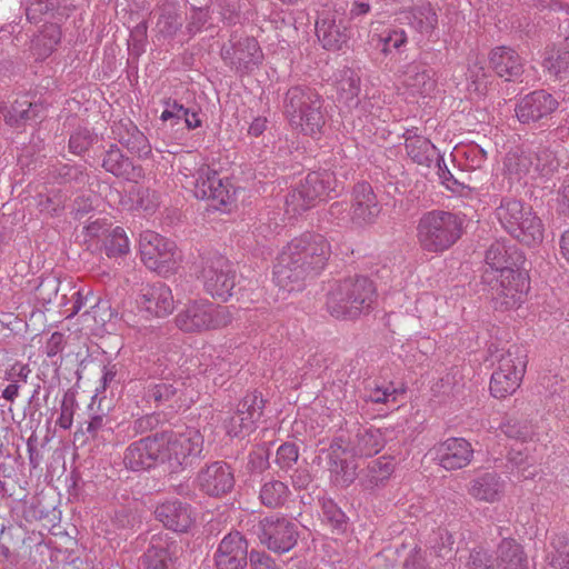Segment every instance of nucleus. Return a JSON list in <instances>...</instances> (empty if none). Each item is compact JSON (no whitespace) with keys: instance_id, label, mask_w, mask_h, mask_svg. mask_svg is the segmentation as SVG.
<instances>
[{"instance_id":"obj_1","label":"nucleus","mask_w":569,"mask_h":569,"mask_svg":"<svg viewBox=\"0 0 569 569\" xmlns=\"http://www.w3.org/2000/svg\"><path fill=\"white\" fill-rule=\"evenodd\" d=\"M331 254L328 240L319 233H303L280 252L273 267V281L283 292L300 291L306 281L322 271Z\"/></svg>"},{"instance_id":"obj_2","label":"nucleus","mask_w":569,"mask_h":569,"mask_svg":"<svg viewBox=\"0 0 569 569\" xmlns=\"http://www.w3.org/2000/svg\"><path fill=\"white\" fill-rule=\"evenodd\" d=\"M521 257L505 242H493L486 252L488 268L483 281L490 284L492 298L501 308H513L521 302L527 289L526 278L513 269Z\"/></svg>"},{"instance_id":"obj_3","label":"nucleus","mask_w":569,"mask_h":569,"mask_svg":"<svg viewBox=\"0 0 569 569\" xmlns=\"http://www.w3.org/2000/svg\"><path fill=\"white\" fill-rule=\"evenodd\" d=\"M376 288L367 277H349L337 281L328 292L327 310L337 319L357 318L371 310Z\"/></svg>"},{"instance_id":"obj_4","label":"nucleus","mask_w":569,"mask_h":569,"mask_svg":"<svg viewBox=\"0 0 569 569\" xmlns=\"http://www.w3.org/2000/svg\"><path fill=\"white\" fill-rule=\"evenodd\" d=\"M323 100L313 89L296 86L284 96L283 113L290 127L305 136L316 137L325 126Z\"/></svg>"},{"instance_id":"obj_5","label":"nucleus","mask_w":569,"mask_h":569,"mask_svg":"<svg viewBox=\"0 0 569 569\" xmlns=\"http://www.w3.org/2000/svg\"><path fill=\"white\" fill-rule=\"evenodd\" d=\"M463 223L462 214L445 210L428 211L418 221L417 241L426 252L442 253L461 238Z\"/></svg>"},{"instance_id":"obj_6","label":"nucleus","mask_w":569,"mask_h":569,"mask_svg":"<svg viewBox=\"0 0 569 569\" xmlns=\"http://www.w3.org/2000/svg\"><path fill=\"white\" fill-rule=\"evenodd\" d=\"M345 173L329 169L309 172L306 178L286 198L288 213L298 214L327 198L339 194L343 188Z\"/></svg>"},{"instance_id":"obj_7","label":"nucleus","mask_w":569,"mask_h":569,"mask_svg":"<svg viewBox=\"0 0 569 569\" xmlns=\"http://www.w3.org/2000/svg\"><path fill=\"white\" fill-rule=\"evenodd\" d=\"M232 322L228 307L207 299L191 300L176 316V325L186 332L219 330Z\"/></svg>"},{"instance_id":"obj_8","label":"nucleus","mask_w":569,"mask_h":569,"mask_svg":"<svg viewBox=\"0 0 569 569\" xmlns=\"http://www.w3.org/2000/svg\"><path fill=\"white\" fill-rule=\"evenodd\" d=\"M158 435L161 449L160 461L168 462L172 469L188 463L189 458L202 450L203 438L194 428L167 430Z\"/></svg>"},{"instance_id":"obj_9","label":"nucleus","mask_w":569,"mask_h":569,"mask_svg":"<svg viewBox=\"0 0 569 569\" xmlns=\"http://www.w3.org/2000/svg\"><path fill=\"white\" fill-rule=\"evenodd\" d=\"M526 365V355L519 347L513 346L502 353L491 376V395L495 398H506L512 395L520 387Z\"/></svg>"},{"instance_id":"obj_10","label":"nucleus","mask_w":569,"mask_h":569,"mask_svg":"<svg viewBox=\"0 0 569 569\" xmlns=\"http://www.w3.org/2000/svg\"><path fill=\"white\" fill-rule=\"evenodd\" d=\"M139 247L141 259L150 270L167 276L176 269L180 256L174 242L146 230L140 234Z\"/></svg>"},{"instance_id":"obj_11","label":"nucleus","mask_w":569,"mask_h":569,"mask_svg":"<svg viewBox=\"0 0 569 569\" xmlns=\"http://www.w3.org/2000/svg\"><path fill=\"white\" fill-rule=\"evenodd\" d=\"M184 187L190 188L198 199L212 200L216 207L230 204L234 200V190L229 181H223L208 166H202L196 174H184Z\"/></svg>"},{"instance_id":"obj_12","label":"nucleus","mask_w":569,"mask_h":569,"mask_svg":"<svg viewBox=\"0 0 569 569\" xmlns=\"http://www.w3.org/2000/svg\"><path fill=\"white\" fill-rule=\"evenodd\" d=\"M201 280L207 293L212 298L227 301L236 286V271L228 259L216 256L206 260Z\"/></svg>"},{"instance_id":"obj_13","label":"nucleus","mask_w":569,"mask_h":569,"mask_svg":"<svg viewBox=\"0 0 569 569\" xmlns=\"http://www.w3.org/2000/svg\"><path fill=\"white\" fill-rule=\"evenodd\" d=\"M316 33L327 50H339L351 37L350 19L345 9L323 10L316 22Z\"/></svg>"},{"instance_id":"obj_14","label":"nucleus","mask_w":569,"mask_h":569,"mask_svg":"<svg viewBox=\"0 0 569 569\" xmlns=\"http://www.w3.org/2000/svg\"><path fill=\"white\" fill-rule=\"evenodd\" d=\"M264 401L256 392L248 393L238 403L236 411L227 412L222 418V427L230 437H244L256 428L260 419Z\"/></svg>"},{"instance_id":"obj_15","label":"nucleus","mask_w":569,"mask_h":569,"mask_svg":"<svg viewBox=\"0 0 569 569\" xmlns=\"http://www.w3.org/2000/svg\"><path fill=\"white\" fill-rule=\"evenodd\" d=\"M259 527L261 543L273 552H288L297 543L298 527L287 518L267 517L260 521Z\"/></svg>"},{"instance_id":"obj_16","label":"nucleus","mask_w":569,"mask_h":569,"mask_svg":"<svg viewBox=\"0 0 569 569\" xmlns=\"http://www.w3.org/2000/svg\"><path fill=\"white\" fill-rule=\"evenodd\" d=\"M560 107V101L547 90H535L523 96L516 104L517 119L523 124L543 122Z\"/></svg>"},{"instance_id":"obj_17","label":"nucleus","mask_w":569,"mask_h":569,"mask_svg":"<svg viewBox=\"0 0 569 569\" xmlns=\"http://www.w3.org/2000/svg\"><path fill=\"white\" fill-rule=\"evenodd\" d=\"M77 300L73 301V317L77 316L73 326H77L78 339L84 348V352L77 351V358H82L88 353V340L90 336L97 335L101 329V323L98 321L97 313V299L90 295V291L83 292L79 289L77 291Z\"/></svg>"},{"instance_id":"obj_18","label":"nucleus","mask_w":569,"mask_h":569,"mask_svg":"<svg viewBox=\"0 0 569 569\" xmlns=\"http://www.w3.org/2000/svg\"><path fill=\"white\" fill-rule=\"evenodd\" d=\"M144 398L153 402L156 407H163L178 411L188 408L192 398L187 397L184 382L181 379H163L157 382H150L146 387Z\"/></svg>"},{"instance_id":"obj_19","label":"nucleus","mask_w":569,"mask_h":569,"mask_svg":"<svg viewBox=\"0 0 569 569\" xmlns=\"http://www.w3.org/2000/svg\"><path fill=\"white\" fill-rule=\"evenodd\" d=\"M197 485L206 495L220 497L233 488V471L224 461H214L199 471Z\"/></svg>"},{"instance_id":"obj_20","label":"nucleus","mask_w":569,"mask_h":569,"mask_svg":"<svg viewBox=\"0 0 569 569\" xmlns=\"http://www.w3.org/2000/svg\"><path fill=\"white\" fill-rule=\"evenodd\" d=\"M221 54L226 62L242 73L253 71L263 59L258 41L250 37L240 39L231 47H223Z\"/></svg>"},{"instance_id":"obj_21","label":"nucleus","mask_w":569,"mask_h":569,"mask_svg":"<svg viewBox=\"0 0 569 569\" xmlns=\"http://www.w3.org/2000/svg\"><path fill=\"white\" fill-rule=\"evenodd\" d=\"M432 452L438 463L446 470L467 467L473 457V448L463 438H449L433 447Z\"/></svg>"},{"instance_id":"obj_22","label":"nucleus","mask_w":569,"mask_h":569,"mask_svg":"<svg viewBox=\"0 0 569 569\" xmlns=\"http://www.w3.org/2000/svg\"><path fill=\"white\" fill-rule=\"evenodd\" d=\"M248 559V543L238 532L228 533L218 545L214 553L217 569H243Z\"/></svg>"},{"instance_id":"obj_23","label":"nucleus","mask_w":569,"mask_h":569,"mask_svg":"<svg viewBox=\"0 0 569 569\" xmlns=\"http://www.w3.org/2000/svg\"><path fill=\"white\" fill-rule=\"evenodd\" d=\"M138 306L151 317H167L174 310L172 291L162 282L147 284L141 289Z\"/></svg>"},{"instance_id":"obj_24","label":"nucleus","mask_w":569,"mask_h":569,"mask_svg":"<svg viewBox=\"0 0 569 569\" xmlns=\"http://www.w3.org/2000/svg\"><path fill=\"white\" fill-rule=\"evenodd\" d=\"M347 453H349L348 442L342 437L331 442L327 453L331 479L341 487L349 486L357 477V466L345 458Z\"/></svg>"},{"instance_id":"obj_25","label":"nucleus","mask_w":569,"mask_h":569,"mask_svg":"<svg viewBox=\"0 0 569 569\" xmlns=\"http://www.w3.org/2000/svg\"><path fill=\"white\" fill-rule=\"evenodd\" d=\"M158 435L131 443L124 452L123 462L132 471L150 469L160 460Z\"/></svg>"},{"instance_id":"obj_26","label":"nucleus","mask_w":569,"mask_h":569,"mask_svg":"<svg viewBox=\"0 0 569 569\" xmlns=\"http://www.w3.org/2000/svg\"><path fill=\"white\" fill-rule=\"evenodd\" d=\"M352 457L368 458L379 453L386 445V436L381 429L358 428L347 440Z\"/></svg>"},{"instance_id":"obj_27","label":"nucleus","mask_w":569,"mask_h":569,"mask_svg":"<svg viewBox=\"0 0 569 569\" xmlns=\"http://www.w3.org/2000/svg\"><path fill=\"white\" fill-rule=\"evenodd\" d=\"M156 518L172 531H187L193 522L192 512L187 503L170 500L157 507Z\"/></svg>"},{"instance_id":"obj_28","label":"nucleus","mask_w":569,"mask_h":569,"mask_svg":"<svg viewBox=\"0 0 569 569\" xmlns=\"http://www.w3.org/2000/svg\"><path fill=\"white\" fill-rule=\"evenodd\" d=\"M380 213V207L372 188L367 182L353 189L352 219L358 223H371Z\"/></svg>"},{"instance_id":"obj_29","label":"nucleus","mask_w":569,"mask_h":569,"mask_svg":"<svg viewBox=\"0 0 569 569\" xmlns=\"http://www.w3.org/2000/svg\"><path fill=\"white\" fill-rule=\"evenodd\" d=\"M489 61L497 76L508 81L518 79L523 72L519 54L508 47L495 48L490 52Z\"/></svg>"},{"instance_id":"obj_30","label":"nucleus","mask_w":569,"mask_h":569,"mask_svg":"<svg viewBox=\"0 0 569 569\" xmlns=\"http://www.w3.org/2000/svg\"><path fill=\"white\" fill-rule=\"evenodd\" d=\"M173 545L167 537L153 536L149 547L142 556L144 569H172Z\"/></svg>"},{"instance_id":"obj_31","label":"nucleus","mask_w":569,"mask_h":569,"mask_svg":"<svg viewBox=\"0 0 569 569\" xmlns=\"http://www.w3.org/2000/svg\"><path fill=\"white\" fill-rule=\"evenodd\" d=\"M112 133L123 147L139 157H147L151 152L148 139L130 120L116 123Z\"/></svg>"},{"instance_id":"obj_32","label":"nucleus","mask_w":569,"mask_h":569,"mask_svg":"<svg viewBox=\"0 0 569 569\" xmlns=\"http://www.w3.org/2000/svg\"><path fill=\"white\" fill-rule=\"evenodd\" d=\"M505 490V482L497 472H485L470 481L468 492L476 500L498 501Z\"/></svg>"},{"instance_id":"obj_33","label":"nucleus","mask_w":569,"mask_h":569,"mask_svg":"<svg viewBox=\"0 0 569 569\" xmlns=\"http://www.w3.org/2000/svg\"><path fill=\"white\" fill-rule=\"evenodd\" d=\"M531 208L526 207L521 200L513 197H503L497 206L495 216L501 227L512 237L521 218Z\"/></svg>"},{"instance_id":"obj_34","label":"nucleus","mask_w":569,"mask_h":569,"mask_svg":"<svg viewBox=\"0 0 569 569\" xmlns=\"http://www.w3.org/2000/svg\"><path fill=\"white\" fill-rule=\"evenodd\" d=\"M401 83L412 94H428L435 88L429 70L417 62L408 63L401 71Z\"/></svg>"},{"instance_id":"obj_35","label":"nucleus","mask_w":569,"mask_h":569,"mask_svg":"<svg viewBox=\"0 0 569 569\" xmlns=\"http://www.w3.org/2000/svg\"><path fill=\"white\" fill-rule=\"evenodd\" d=\"M102 167L116 177L136 180L141 177V168L134 167L131 160L122 154L119 148L111 147L104 154Z\"/></svg>"},{"instance_id":"obj_36","label":"nucleus","mask_w":569,"mask_h":569,"mask_svg":"<svg viewBox=\"0 0 569 569\" xmlns=\"http://www.w3.org/2000/svg\"><path fill=\"white\" fill-rule=\"evenodd\" d=\"M535 152H513L506 158L505 166L508 173L525 183L537 180V168L533 164Z\"/></svg>"},{"instance_id":"obj_37","label":"nucleus","mask_w":569,"mask_h":569,"mask_svg":"<svg viewBox=\"0 0 569 569\" xmlns=\"http://www.w3.org/2000/svg\"><path fill=\"white\" fill-rule=\"evenodd\" d=\"M402 14L411 28L425 36H430L438 26V16L430 3L416 6Z\"/></svg>"},{"instance_id":"obj_38","label":"nucleus","mask_w":569,"mask_h":569,"mask_svg":"<svg viewBox=\"0 0 569 569\" xmlns=\"http://www.w3.org/2000/svg\"><path fill=\"white\" fill-rule=\"evenodd\" d=\"M496 569H528L523 551L515 540L503 539L492 561Z\"/></svg>"},{"instance_id":"obj_39","label":"nucleus","mask_w":569,"mask_h":569,"mask_svg":"<svg viewBox=\"0 0 569 569\" xmlns=\"http://www.w3.org/2000/svg\"><path fill=\"white\" fill-rule=\"evenodd\" d=\"M518 230L515 231L512 237L518 241L527 244L535 246L540 243L543 239V224L541 219L530 209L517 226Z\"/></svg>"},{"instance_id":"obj_40","label":"nucleus","mask_w":569,"mask_h":569,"mask_svg":"<svg viewBox=\"0 0 569 569\" xmlns=\"http://www.w3.org/2000/svg\"><path fill=\"white\" fill-rule=\"evenodd\" d=\"M518 230L515 231L512 237L518 241L527 244L535 246L540 243L543 239V224L541 219L530 209L517 226Z\"/></svg>"},{"instance_id":"obj_41","label":"nucleus","mask_w":569,"mask_h":569,"mask_svg":"<svg viewBox=\"0 0 569 569\" xmlns=\"http://www.w3.org/2000/svg\"><path fill=\"white\" fill-rule=\"evenodd\" d=\"M405 147L407 154L419 164L428 166L433 158V144L413 130H407L405 133Z\"/></svg>"},{"instance_id":"obj_42","label":"nucleus","mask_w":569,"mask_h":569,"mask_svg":"<svg viewBox=\"0 0 569 569\" xmlns=\"http://www.w3.org/2000/svg\"><path fill=\"white\" fill-rule=\"evenodd\" d=\"M360 76L353 69L343 68L339 70L336 74L338 99L351 107L360 92Z\"/></svg>"},{"instance_id":"obj_43","label":"nucleus","mask_w":569,"mask_h":569,"mask_svg":"<svg viewBox=\"0 0 569 569\" xmlns=\"http://www.w3.org/2000/svg\"><path fill=\"white\" fill-rule=\"evenodd\" d=\"M42 111L43 106L41 103L31 102L27 97H23L12 103L11 108L4 114V118L8 124L20 126L40 118Z\"/></svg>"},{"instance_id":"obj_44","label":"nucleus","mask_w":569,"mask_h":569,"mask_svg":"<svg viewBox=\"0 0 569 569\" xmlns=\"http://www.w3.org/2000/svg\"><path fill=\"white\" fill-rule=\"evenodd\" d=\"M140 523V518L137 513H134L129 508H121L114 512V515L110 518V523H104L106 528L101 530L104 531L106 537L108 539H112V535L122 533V531H128L133 529L136 526Z\"/></svg>"},{"instance_id":"obj_45","label":"nucleus","mask_w":569,"mask_h":569,"mask_svg":"<svg viewBox=\"0 0 569 569\" xmlns=\"http://www.w3.org/2000/svg\"><path fill=\"white\" fill-rule=\"evenodd\" d=\"M290 490L288 486L280 480H270L262 485L260 489V500L268 508H278L286 503Z\"/></svg>"},{"instance_id":"obj_46","label":"nucleus","mask_w":569,"mask_h":569,"mask_svg":"<svg viewBox=\"0 0 569 569\" xmlns=\"http://www.w3.org/2000/svg\"><path fill=\"white\" fill-rule=\"evenodd\" d=\"M453 157L466 169L476 170L482 167L487 159V153L480 146L470 143L457 147Z\"/></svg>"},{"instance_id":"obj_47","label":"nucleus","mask_w":569,"mask_h":569,"mask_svg":"<svg viewBox=\"0 0 569 569\" xmlns=\"http://www.w3.org/2000/svg\"><path fill=\"white\" fill-rule=\"evenodd\" d=\"M468 90L478 94H483L489 83V74L487 73L482 61L476 59L470 62L467 70Z\"/></svg>"},{"instance_id":"obj_48","label":"nucleus","mask_w":569,"mask_h":569,"mask_svg":"<svg viewBox=\"0 0 569 569\" xmlns=\"http://www.w3.org/2000/svg\"><path fill=\"white\" fill-rule=\"evenodd\" d=\"M535 168H537V179L551 176L559 167V161L555 152L548 148H540L535 152Z\"/></svg>"},{"instance_id":"obj_49","label":"nucleus","mask_w":569,"mask_h":569,"mask_svg":"<svg viewBox=\"0 0 569 569\" xmlns=\"http://www.w3.org/2000/svg\"><path fill=\"white\" fill-rule=\"evenodd\" d=\"M395 470L392 459L380 457L368 466V477L371 485L378 486L388 480Z\"/></svg>"},{"instance_id":"obj_50","label":"nucleus","mask_w":569,"mask_h":569,"mask_svg":"<svg viewBox=\"0 0 569 569\" xmlns=\"http://www.w3.org/2000/svg\"><path fill=\"white\" fill-rule=\"evenodd\" d=\"M543 68L556 77L569 70V51L568 50H550L543 59Z\"/></svg>"},{"instance_id":"obj_51","label":"nucleus","mask_w":569,"mask_h":569,"mask_svg":"<svg viewBox=\"0 0 569 569\" xmlns=\"http://www.w3.org/2000/svg\"><path fill=\"white\" fill-rule=\"evenodd\" d=\"M182 19L173 6L164 7L157 21V29L164 36H173L181 28Z\"/></svg>"},{"instance_id":"obj_52","label":"nucleus","mask_w":569,"mask_h":569,"mask_svg":"<svg viewBox=\"0 0 569 569\" xmlns=\"http://www.w3.org/2000/svg\"><path fill=\"white\" fill-rule=\"evenodd\" d=\"M129 239L124 230L120 227L114 228L107 237L104 242L106 253L109 257L122 256L129 252Z\"/></svg>"},{"instance_id":"obj_53","label":"nucleus","mask_w":569,"mask_h":569,"mask_svg":"<svg viewBox=\"0 0 569 569\" xmlns=\"http://www.w3.org/2000/svg\"><path fill=\"white\" fill-rule=\"evenodd\" d=\"M133 207L138 211L151 213L158 207V196L148 188L138 187L131 194Z\"/></svg>"},{"instance_id":"obj_54","label":"nucleus","mask_w":569,"mask_h":569,"mask_svg":"<svg viewBox=\"0 0 569 569\" xmlns=\"http://www.w3.org/2000/svg\"><path fill=\"white\" fill-rule=\"evenodd\" d=\"M407 41V33L400 28H389L379 37V42L382 44L381 51L385 54L390 53L392 49L400 50Z\"/></svg>"},{"instance_id":"obj_55","label":"nucleus","mask_w":569,"mask_h":569,"mask_svg":"<svg viewBox=\"0 0 569 569\" xmlns=\"http://www.w3.org/2000/svg\"><path fill=\"white\" fill-rule=\"evenodd\" d=\"M397 395V389L391 385L376 386L375 388L367 390L363 399L372 403H389L391 401H396Z\"/></svg>"},{"instance_id":"obj_56","label":"nucleus","mask_w":569,"mask_h":569,"mask_svg":"<svg viewBox=\"0 0 569 569\" xmlns=\"http://www.w3.org/2000/svg\"><path fill=\"white\" fill-rule=\"evenodd\" d=\"M298 448L293 443H282L276 453V463L284 470L290 469L298 460Z\"/></svg>"},{"instance_id":"obj_57","label":"nucleus","mask_w":569,"mask_h":569,"mask_svg":"<svg viewBox=\"0 0 569 569\" xmlns=\"http://www.w3.org/2000/svg\"><path fill=\"white\" fill-rule=\"evenodd\" d=\"M509 462L515 466L522 478H531L535 476V471H528L529 467H532V458L528 455H525L521 448H511L508 457Z\"/></svg>"},{"instance_id":"obj_58","label":"nucleus","mask_w":569,"mask_h":569,"mask_svg":"<svg viewBox=\"0 0 569 569\" xmlns=\"http://www.w3.org/2000/svg\"><path fill=\"white\" fill-rule=\"evenodd\" d=\"M56 3L52 0H36L26 9L27 19L31 23L41 21V17L54 9Z\"/></svg>"},{"instance_id":"obj_59","label":"nucleus","mask_w":569,"mask_h":569,"mask_svg":"<svg viewBox=\"0 0 569 569\" xmlns=\"http://www.w3.org/2000/svg\"><path fill=\"white\" fill-rule=\"evenodd\" d=\"M184 116H188V108H186L183 104L177 100L171 99L164 101V110L160 116L162 121H168L171 119L183 120Z\"/></svg>"},{"instance_id":"obj_60","label":"nucleus","mask_w":569,"mask_h":569,"mask_svg":"<svg viewBox=\"0 0 569 569\" xmlns=\"http://www.w3.org/2000/svg\"><path fill=\"white\" fill-rule=\"evenodd\" d=\"M547 569H569V545H563L550 553Z\"/></svg>"},{"instance_id":"obj_61","label":"nucleus","mask_w":569,"mask_h":569,"mask_svg":"<svg viewBox=\"0 0 569 569\" xmlns=\"http://www.w3.org/2000/svg\"><path fill=\"white\" fill-rule=\"evenodd\" d=\"M251 569H280L276 561L266 552L252 550L249 553Z\"/></svg>"},{"instance_id":"obj_62","label":"nucleus","mask_w":569,"mask_h":569,"mask_svg":"<svg viewBox=\"0 0 569 569\" xmlns=\"http://www.w3.org/2000/svg\"><path fill=\"white\" fill-rule=\"evenodd\" d=\"M97 200L94 191L86 190L77 196V199L73 201V210L78 213L89 212L93 209Z\"/></svg>"},{"instance_id":"obj_63","label":"nucleus","mask_w":569,"mask_h":569,"mask_svg":"<svg viewBox=\"0 0 569 569\" xmlns=\"http://www.w3.org/2000/svg\"><path fill=\"white\" fill-rule=\"evenodd\" d=\"M31 373V369L29 367V365H23V363H14L10 369H8L4 373V379L10 381V382H16V383H19L20 382H27L28 381V378Z\"/></svg>"},{"instance_id":"obj_64","label":"nucleus","mask_w":569,"mask_h":569,"mask_svg":"<svg viewBox=\"0 0 569 569\" xmlns=\"http://www.w3.org/2000/svg\"><path fill=\"white\" fill-rule=\"evenodd\" d=\"M467 569H496L493 562L489 559L487 552L482 550H473L470 553Z\"/></svg>"}]
</instances>
